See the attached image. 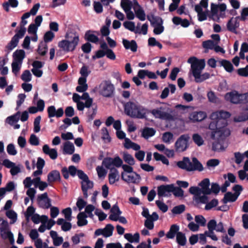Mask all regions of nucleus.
I'll return each instance as SVG.
<instances>
[{
  "instance_id": "52",
  "label": "nucleus",
  "mask_w": 248,
  "mask_h": 248,
  "mask_svg": "<svg viewBox=\"0 0 248 248\" xmlns=\"http://www.w3.org/2000/svg\"><path fill=\"white\" fill-rule=\"evenodd\" d=\"M87 202L84 201L82 198L79 197L76 203V207L73 208L74 210H76L77 208L79 211H81L84 207H86Z\"/></svg>"
},
{
  "instance_id": "33",
  "label": "nucleus",
  "mask_w": 248,
  "mask_h": 248,
  "mask_svg": "<svg viewBox=\"0 0 248 248\" xmlns=\"http://www.w3.org/2000/svg\"><path fill=\"white\" fill-rule=\"evenodd\" d=\"M50 235L53 240V245L55 246H59L62 243L63 241L62 237L59 236L56 232L50 231Z\"/></svg>"
},
{
  "instance_id": "17",
  "label": "nucleus",
  "mask_w": 248,
  "mask_h": 248,
  "mask_svg": "<svg viewBox=\"0 0 248 248\" xmlns=\"http://www.w3.org/2000/svg\"><path fill=\"white\" fill-rule=\"evenodd\" d=\"M189 137L188 135H182L175 142L176 150L178 152H183L186 150L188 146Z\"/></svg>"
},
{
  "instance_id": "49",
  "label": "nucleus",
  "mask_w": 248,
  "mask_h": 248,
  "mask_svg": "<svg viewBox=\"0 0 248 248\" xmlns=\"http://www.w3.org/2000/svg\"><path fill=\"white\" fill-rule=\"evenodd\" d=\"M114 227L110 224H107L103 229V236L105 237H108L112 235Z\"/></svg>"
},
{
  "instance_id": "2",
  "label": "nucleus",
  "mask_w": 248,
  "mask_h": 248,
  "mask_svg": "<svg viewBox=\"0 0 248 248\" xmlns=\"http://www.w3.org/2000/svg\"><path fill=\"white\" fill-rule=\"evenodd\" d=\"M88 88L87 84V79L85 78H79L78 79V86L76 91L79 93H83L81 96L77 93L73 94V100L77 104V109L82 111L85 108H89L93 104V100L90 97L88 93L85 92Z\"/></svg>"
},
{
  "instance_id": "37",
  "label": "nucleus",
  "mask_w": 248,
  "mask_h": 248,
  "mask_svg": "<svg viewBox=\"0 0 248 248\" xmlns=\"http://www.w3.org/2000/svg\"><path fill=\"white\" fill-rule=\"evenodd\" d=\"M123 43L124 47L127 49H130L133 52H135L137 49V45L134 40L129 41L126 39L123 40Z\"/></svg>"
},
{
  "instance_id": "34",
  "label": "nucleus",
  "mask_w": 248,
  "mask_h": 248,
  "mask_svg": "<svg viewBox=\"0 0 248 248\" xmlns=\"http://www.w3.org/2000/svg\"><path fill=\"white\" fill-rule=\"evenodd\" d=\"M89 217L84 212H80L77 216V224L78 226H83L87 224V218Z\"/></svg>"
},
{
  "instance_id": "40",
  "label": "nucleus",
  "mask_w": 248,
  "mask_h": 248,
  "mask_svg": "<svg viewBox=\"0 0 248 248\" xmlns=\"http://www.w3.org/2000/svg\"><path fill=\"white\" fill-rule=\"evenodd\" d=\"M57 223L62 226V231L66 232L69 231L72 227L71 224L70 222H66L63 218H59L57 221Z\"/></svg>"
},
{
  "instance_id": "22",
  "label": "nucleus",
  "mask_w": 248,
  "mask_h": 248,
  "mask_svg": "<svg viewBox=\"0 0 248 248\" xmlns=\"http://www.w3.org/2000/svg\"><path fill=\"white\" fill-rule=\"evenodd\" d=\"M239 26V17H232L228 22L227 28L228 31L236 33V30Z\"/></svg>"
},
{
  "instance_id": "23",
  "label": "nucleus",
  "mask_w": 248,
  "mask_h": 248,
  "mask_svg": "<svg viewBox=\"0 0 248 248\" xmlns=\"http://www.w3.org/2000/svg\"><path fill=\"white\" fill-rule=\"evenodd\" d=\"M173 185H162L158 187L157 195L159 197L167 196L173 190Z\"/></svg>"
},
{
  "instance_id": "16",
  "label": "nucleus",
  "mask_w": 248,
  "mask_h": 248,
  "mask_svg": "<svg viewBox=\"0 0 248 248\" xmlns=\"http://www.w3.org/2000/svg\"><path fill=\"white\" fill-rule=\"evenodd\" d=\"M226 6L224 4H221L219 7L214 4L211 5V16L214 20H218L220 17L225 16V11Z\"/></svg>"
},
{
  "instance_id": "21",
  "label": "nucleus",
  "mask_w": 248,
  "mask_h": 248,
  "mask_svg": "<svg viewBox=\"0 0 248 248\" xmlns=\"http://www.w3.org/2000/svg\"><path fill=\"white\" fill-rule=\"evenodd\" d=\"M207 228L208 230H215L217 232H225V230L224 228L223 223L220 222L217 224L216 221L214 219L211 220L208 222Z\"/></svg>"
},
{
  "instance_id": "63",
  "label": "nucleus",
  "mask_w": 248,
  "mask_h": 248,
  "mask_svg": "<svg viewBox=\"0 0 248 248\" xmlns=\"http://www.w3.org/2000/svg\"><path fill=\"white\" fill-rule=\"evenodd\" d=\"M195 221L199 226H204L206 225V220L202 215H197L195 217Z\"/></svg>"
},
{
  "instance_id": "62",
  "label": "nucleus",
  "mask_w": 248,
  "mask_h": 248,
  "mask_svg": "<svg viewBox=\"0 0 248 248\" xmlns=\"http://www.w3.org/2000/svg\"><path fill=\"white\" fill-rule=\"evenodd\" d=\"M6 216L12 220L11 223H14L17 220V214L13 210H8L6 212Z\"/></svg>"
},
{
  "instance_id": "57",
  "label": "nucleus",
  "mask_w": 248,
  "mask_h": 248,
  "mask_svg": "<svg viewBox=\"0 0 248 248\" xmlns=\"http://www.w3.org/2000/svg\"><path fill=\"white\" fill-rule=\"evenodd\" d=\"M91 72V71L89 69V67L84 64L81 67L79 71V73L81 76L80 78H85L87 79V77L90 75Z\"/></svg>"
},
{
  "instance_id": "7",
  "label": "nucleus",
  "mask_w": 248,
  "mask_h": 248,
  "mask_svg": "<svg viewBox=\"0 0 248 248\" xmlns=\"http://www.w3.org/2000/svg\"><path fill=\"white\" fill-rule=\"evenodd\" d=\"M123 171L121 172L122 179L127 183L138 184L141 179L140 174L134 171L133 168L126 164L122 166Z\"/></svg>"
},
{
  "instance_id": "54",
  "label": "nucleus",
  "mask_w": 248,
  "mask_h": 248,
  "mask_svg": "<svg viewBox=\"0 0 248 248\" xmlns=\"http://www.w3.org/2000/svg\"><path fill=\"white\" fill-rule=\"evenodd\" d=\"M24 186L25 188H31L33 185L35 186V178L32 179L31 177H27L23 181Z\"/></svg>"
},
{
  "instance_id": "56",
  "label": "nucleus",
  "mask_w": 248,
  "mask_h": 248,
  "mask_svg": "<svg viewBox=\"0 0 248 248\" xmlns=\"http://www.w3.org/2000/svg\"><path fill=\"white\" fill-rule=\"evenodd\" d=\"M47 51V45L45 42H41L38 46V53L44 56Z\"/></svg>"
},
{
  "instance_id": "3",
  "label": "nucleus",
  "mask_w": 248,
  "mask_h": 248,
  "mask_svg": "<svg viewBox=\"0 0 248 248\" xmlns=\"http://www.w3.org/2000/svg\"><path fill=\"white\" fill-rule=\"evenodd\" d=\"M121 5L126 14V17L129 20H133L135 18L134 13L131 10L133 8L136 16L140 21L146 19L145 12L137 1L133 3L130 0H122Z\"/></svg>"
},
{
  "instance_id": "5",
  "label": "nucleus",
  "mask_w": 248,
  "mask_h": 248,
  "mask_svg": "<svg viewBox=\"0 0 248 248\" xmlns=\"http://www.w3.org/2000/svg\"><path fill=\"white\" fill-rule=\"evenodd\" d=\"M65 37V39L59 42L58 46L66 52L74 51L79 43L78 34L76 32H67Z\"/></svg>"
},
{
  "instance_id": "43",
  "label": "nucleus",
  "mask_w": 248,
  "mask_h": 248,
  "mask_svg": "<svg viewBox=\"0 0 248 248\" xmlns=\"http://www.w3.org/2000/svg\"><path fill=\"white\" fill-rule=\"evenodd\" d=\"M156 132V131L153 128L146 127L144 128L142 132V136L145 139H148L153 136Z\"/></svg>"
},
{
  "instance_id": "39",
  "label": "nucleus",
  "mask_w": 248,
  "mask_h": 248,
  "mask_svg": "<svg viewBox=\"0 0 248 248\" xmlns=\"http://www.w3.org/2000/svg\"><path fill=\"white\" fill-rule=\"evenodd\" d=\"M60 179V174L57 170H53L47 175V181L49 184Z\"/></svg>"
},
{
  "instance_id": "50",
  "label": "nucleus",
  "mask_w": 248,
  "mask_h": 248,
  "mask_svg": "<svg viewBox=\"0 0 248 248\" xmlns=\"http://www.w3.org/2000/svg\"><path fill=\"white\" fill-rule=\"evenodd\" d=\"M124 27L128 30L129 31L134 32L136 33V32H138L137 31V28H136L135 24L134 22L126 21L123 23Z\"/></svg>"
},
{
  "instance_id": "29",
  "label": "nucleus",
  "mask_w": 248,
  "mask_h": 248,
  "mask_svg": "<svg viewBox=\"0 0 248 248\" xmlns=\"http://www.w3.org/2000/svg\"><path fill=\"white\" fill-rule=\"evenodd\" d=\"M8 61L7 56L0 57V73L2 75H6L8 73V68L5 66Z\"/></svg>"
},
{
  "instance_id": "32",
  "label": "nucleus",
  "mask_w": 248,
  "mask_h": 248,
  "mask_svg": "<svg viewBox=\"0 0 248 248\" xmlns=\"http://www.w3.org/2000/svg\"><path fill=\"white\" fill-rule=\"evenodd\" d=\"M123 145L124 147L127 149H132L135 151H138L140 149V147L139 144L132 142L128 138H125Z\"/></svg>"
},
{
  "instance_id": "53",
  "label": "nucleus",
  "mask_w": 248,
  "mask_h": 248,
  "mask_svg": "<svg viewBox=\"0 0 248 248\" xmlns=\"http://www.w3.org/2000/svg\"><path fill=\"white\" fill-rule=\"evenodd\" d=\"M219 160L217 159H211L207 161L206 162V167L208 169L211 170L214 169L216 166L219 164Z\"/></svg>"
},
{
  "instance_id": "59",
  "label": "nucleus",
  "mask_w": 248,
  "mask_h": 248,
  "mask_svg": "<svg viewBox=\"0 0 248 248\" xmlns=\"http://www.w3.org/2000/svg\"><path fill=\"white\" fill-rule=\"evenodd\" d=\"M26 31V29L25 27L20 26L19 30H16V34L14 36V37H16L18 40L22 38L25 34Z\"/></svg>"
},
{
  "instance_id": "13",
  "label": "nucleus",
  "mask_w": 248,
  "mask_h": 248,
  "mask_svg": "<svg viewBox=\"0 0 248 248\" xmlns=\"http://www.w3.org/2000/svg\"><path fill=\"white\" fill-rule=\"evenodd\" d=\"M141 215L146 218L144 222L145 227L149 230L153 229L154 227V222L157 220L159 218L158 214L155 212L152 215H150L149 210L143 207Z\"/></svg>"
},
{
  "instance_id": "64",
  "label": "nucleus",
  "mask_w": 248,
  "mask_h": 248,
  "mask_svg": "<svg viewBox=\"0 0 248 248\" xmlns=\"http://www.w3.org/2000/svg\"><path fill=\"white\" fill-rule=\"evenodd\" d=\"M207 96L209 101L211 103H217L219 102L218 98L212 91L209 92L207 94Z\"/></svg>"
},
{
  "instance_id": "1",
  "label": "nucleus",
  "mask_w": 248,
  "mask_h": 248,
  "mask_svg": "<svg viewBox=\"0 0 248 248\" xmlns=\"http://www.w3.org/2000/svg\"><path fill=\"white\" fill-rule=\"evenodd\" d=\"M231 116V113L227 111L219 110L211 113L210 118L213 121L209 125V128L212 131L211 138L214 139L217 135L222 136L228 137L231 134V131L228 127V119Z\"/></svg>"
},
{
  "instance_id": "42",
  "label": "nucleus",
  "mask_w": 248,
  "mask_h": 248,
  "mask_svg": "<svg viewBox=\"0 0 248 248\" xmlns=\"http://www.w3.org/2000/svg\"><path fill=\"white\" fill-rule=\"evenodd\" d=\"M124 161L129 166H132L135 163V161L132 155L127 152H124L123 155Z\"/></svg>"
},
{
  "instance_id": "61",
  "label": "nucleus",
  "mask_w": 248,
  "mask_h": 248,
  "mask_svg": "<svg viewBox=\"0 0 248 248\" xmlns=\"http://www.w3.org/2000/svg\"><path fill=\"white\" fill-rule=\"evenodd\" d=\"M18 42L19 40L13 36L9 43L7 45L6 48L10 51L13 50L17 46Z\"/></svg>"
},
{
  "instance_id": "27",
  "label": "nucleus",
  "mask_w": 248,
  "mask_h": 248,
  "mask_svg": "<svg viewBox=\"0 0 248 248\" xmlns=\"http://www.w3.org/2000/svg\"><path fill=\"white\" fill-rule=\"evenodd\" d=\"M207 116L206 113L203 111L194 112L190 114L189 118L191 121L199 122L204 119Z\"/></svg>"
},
{
  "instance_id": "26",
  "label": "nucleus",
  "mask_w": 248,
  "mask_h": 248,
  "mask_svg": "<svg viewBox=\"0 0 248 248\" xmlns=\"http://www.w3.org/2000/svg\"><path fill=\"white\" fill-rule=\"evenodd\" d=\"M81 188L83 191L84 197L87 198L88 197V190L93 187V182L89 180V179L81 181Z\"/></svg>"
},
{
  "instance_id": "6",
  "label": "nucleus",
  "mask_w": 248,
  "mask_h": 248,
  "mask_svg": "<svg viewBox=\"0 0 248 248\" xmlns=\"http://www.w3.org/2000/svg\"><path fill=\"white\" fill-rule=\"evenodd\" d=\"M125 113L133 118L143 119L147 113L148 110L137 102H128L124 106Z\"/></svg>"
},
{
  "instance_id": "14",
  "label": "nucleus",
  "mask_w": 248,
  "mask_h": 248,
  "mask_svg": "<svg viewBox=\"0 0 248 248\" xmlns=\"http://www.w3.org/2000/svg\"><path fill=\"white\" fill-rule=\"evenodd\" d=\"M208 0H202L200 4L195 5V10L198 13V19L200 21L205 20L207 18Z\"/></svg>"
},
{
  "instance_id": "24",
  "label": "nucleus",
  "mask_w": 248,
  "mask_h": 248,
  "mask_svg": "<svg viewBox=\"0 0 248 248\" xmlns=\"http://www.w3.org/2000/svg\"><path fill=\"white\" fill-rule=\"evenodd\" d=\"M43 153L49 156L53 160L56 159L58 157V152L56 149L50 148L48 145L45 144L42 148Z\"/></svg>"
},
{
  "instance_id": "8",
  "label": "nucleus",
  "mask_w": 248,
  "mask_h": 248,
  "mask_svg": "<svg viewBox=\"0 0 248 248\" xmlns=\"http://www.w3.org/2000/svg\"><path fill=\"white\" fill-rule=\"evenodd\" d=\"M177 166L180 168L188 171L194 170L201 171L203 170L202 164L195 157L192 158V162L188 157H184L183 160L178 162Z\"/></svg>"
},
{
  "instance_id": "35",
  "label": "nucleus",
  "mask_w": 248,
  "mask_h": 248,
  "mask_svg": "<svg viewBox=\"0 0 248 248\" xmlns=\"http://www.w3.org/2000/svg\"><path fill=\"white\" fill-rule=\"evenodd\" d=\"M147 17L148 20L150 22L152 27L160 24H163V20L159 16H155L154 15L151 14L148 15Z\"/></svg>"
},
{
  "instance_id": "45",
  "label": "nucleus",
  "mask_w": 248,
  "mask_h": 248,
  "mask_svg": "<svg viewBox=\"0 0 248 248\" xmlns=\"http://www.w3.org/2000/svg\"><path fill=\"white\" fill-rule=\"evenodd\" d=\"M35 187L38 188L41 191H43L48 186L47 183L42 181L40 177L35 178Z\"/></svg>"
},
{
  "instance_id": "18",
  "label": "nucleus",
  "mask_w": 248,
  "mask_h": 248,
  "mask_svg": "<svg viewBox=\"0 0 248 248\" xmlns=\"http://www.w3.org/2000/svg\"><path fill=\"white\" fill-rule=\"evenodd\" d=\"M37 202L39 206L43 208L47 209L51 206V200L46 193L38 195Z\"/></svg>"
},
{
  "instance_id": "60",
  "label": "nucleus",
  "mask_w": 248,
  "mask_h": 248,
  "mask_svg": "<svg viewBox=\"0 0 248 248\" xmlns=\"http://www.w3.org/2000/svg\"><path fill=\"white\" fill-rule=\"evenodd\" d=\"M148 45L151 46H157L160 49L162 48V45L154 37H150L148 40Z\"/></svg>"
},
{
  "instance_id": "28",
  "label": "nucleus",
  "mask_w": 248,
  "mask_h": 248,
  "mask_svg": "<svg viewBox=\"0 0 248 248\" xmlns=\"http://www.w3.org/2000/svg\"><path fill=\"white\" fill-rule=\"evenodd\" d=\"M0 235L4 239H8L11 244L15 242L13 233L9 231V227L0 230Z\"/></svg>"
},
{
  "instance_id": "9",
  "label": "nucleus",
  "mask_w": 248,
  "mask_h": 248,
  "mask_svg": "<svg viewBox=\"0 0 248 248\" xmlns=\"http://www.w3.org/2000/svg\"><path fill=\"white\" fill-rule=\"evenodd\" d=\"M25 57V52L23 50H16L13 53V60L11 64L12 71L16 76L19 73Z\"/></svg>"
},
{
  "instance_id": "30",
  "label": "nucleus",
  "mask_w": 248,
  "mask_h": 248,
  "mask_svg": "<svg viewBox=\"0 0 248 248\" xmlns=\"http://www.w3.org/2000/svg\"><path fill=\"white\" fill-rule=\"evenodd\" d=\"M75 152L74 144L69 142L66 141L63 144L62 153L64 155H72Z\"/></svg>"
},
{
  "instance_id": "20",
  "label": "nucleus",
  "mask_w": 248,
  "mask_h": 248,
  "mask_svg": "<svg viewBox=\"0 0 248 248\" xmlns=\"http://www.w3.org/2000/svg\"><path fill=\"white\" fill-rule=\"evenodd\" d=\"M226 137L222 136L221 137L218 136L217 135H216L215 138L213 139L215 140L217 138V140H215L213 143L212 149L214 151H223L226 146L224 145L223 139Z\"/></svg>"
},
{
  "instance_id": "10",
  "label": "nucleus",
  "mask_w": 248,
  "mask_h": 248,
  "mask_svg": "<svg viewBox=\"0 0 248 248\" xmlns=\"http://www.w3.org/2000/svg\"><path fill=\"white\" fill-rule=\"evenodd\" d=\"M96 89L99 94L105 97L112 96L115 91V87L109 80H103Z\"/></svg>"
},
{
  "instance_id": "11",
  "label": "nucleus",
  "mask_w": 248,
  "mask_h": 248,
  "mask_svg": "<svg viewBox=\"0 0 248 248\" xmlns=\"http://www.w3.org/2000/svg\"><path fill=\"white\" fill-rule=\"evenodd\" d=\"M225 99L233 104L246 103L248 102V93L240 94L236 91L227 93Z\"/></svg>"
},
{
  "instance_id": "44",
  "label": "nucleus",
  "mask_w": 248,
  "mask_h": 248,
  "mask_svg": "<svg viewBox=\"0 0 248 248\" xmlns=\"http://www.w3.org/2000/svg\"><path fill=\"white\" fill-rule=\"evenodd\" d=\"M179 230V227L178 225L176 224L172 225L170 229V231L167 233L166 236L167 238L172 239L174 237L175 235H176L178 231Z\"/></svg>"
},
{
  "instance_id": "15",
  "label": "nucleus",
  "mask_w": 248,
  "mask_h": 248,
  "mask_svg": "<svg viewBox=\"0 0 248 248\" xmlns=\"http://www.w3.org/2000/svg\"><path fill=\"white\" fill-rule=\"evenodd\" d=\"M102 164L106 168L109 169L110 170L112 169H116L115 167L119 168L124 165L123 164V160L119 156L114 158H106L103 160Z\"/></svg>"
},
{
  "instance_id": "12",
  "label": "nucleus",
  "mask_w": 248,
  "mask_h": 248,
  "mask_svg": "<svg viewBox=\"0 0 248 248\" xmlns=\"http://www.w3.org/2000/svg\"><path fill=\"white\" fill-rule=\"evenodd\" d=\"M169 108L160 107L155 108L150 111V113L156 119L170 121L174 120L173 116L170 113Z\"/></svg>"
},
{
  "instance_id": "55",
  "label": "nucleus",
  "mask_w": 248,
  "mask_h": 248,
  "mask_svg": "<svg viewBox=\"0 0 248 248\" xmlns=\"http://www.w3.org/2000/svg\"><path fill=\"white\" fill-rule=\"evenodd\" d=\"M176 240L177 243L181 246L185 245L186 241L185 234L181 232H178L177 233Z\"/></svg>"
},
{
  "instance_id": "46",
  "label": "nucleus",
  "mask_w": 248,
  "mask_h": 248,
  "mask_svg": "<svg viewBox=\"0 0 248 248\" xmlns=\"http://www.w3.org/2000/svg\"><path fill=\"white\" fill-rule=\"evenodd\" d=\"M237 197L235 194L232 193V192H227L226 193L223 199L224 202L227 203L229 202H235L238 198Z\"/></svg>"
},
{
  "instance_id": "25",
  "label": "nucleus",
  "mask_w": 248,
  "mask_h": 248,
  "mask_svg": "<svg viewBox=\"0 0 248 248\" xmlns=\"http://www.w3.org/2000/svg\"><path fill=\"white\" fill-rule=\"evenodd\" d=\"M47 111L49 118H52L54 117H61L63 114V110L62 108H60L56 110L55 107L54 106H51L48 107Z\"/></svg>"
},
{
  "instance_id": "31",
  "label": "nucleus",
  "mask_w": 248,
  "mask_h": 248,
  "mask_svg": "<svg viewBox=\"0 0 248 248\" xmlns=\"http://www.w3.org/2000/svg\"><path fill=\"white\" fill-rule=\"evenodd\" d=\"M119 173L117 169H112L108 174V180L110 185L114 184L119 180Z\"/></svg>"
},
{
  "instance_id": "38",
  "label": "nucleus",
  "mask_w": 248,
  "mask_h": 248,
  "mask_svg": "<svg viewBox=\"0 0 248 248\" xmlns=\"http://www.w3.org/2000/svg\"><path fill=\"white\" fill-rule=\"evenodd\" d=\"M95 32L92 31H88L85 34V39L90 42L93 43H97L99 39L98 37L94 33Z\"/></svg>"
},
{
  "instance_id": "36",
  "label": "nucleus",
  "mask_w": 248,
  "mask_h": 248,
  "mask_svg": "<svg viewBox=\"0 0 248 248\" xmlns=\"http://www.w3.org/2000/svg\"><path fill=\"white\" fill-rule=\"evenodd\" d=\"M172 22L176 25H181L184 28H186L189 26V21L186 19H182L178 16H174L172 19Z\"/></svg>"
},
{
  "instance_id": "58",
  "label": "nucleus",
  "mask_w": 248,
  "mask_h": 248,
  "mask_svg": "<svg viewBox=\"0 0 248 248\" xmlns=\"http://www.w3.org/2000/svg\"><path fill=\"white\" fill-rule=\"evenodd\" d=\"M21 79L26 82L31 80L32 75L30 71L28 70H25L21 76Z\"/></svg>"
},
{
  "instance_id": "51",
  "label": "nucleus",
  "mask_w": 248,
  "mask_h": 248,
  "mask_svg": "<svg viewBox=\"0 0 248 248\" xmlns=\"http://www.w3.org/2000/svg\"><path fill=\"white\" fill-rule=\"evenodd\" d=\"M220 63L227 72L231 73L233 70V65L230 62L227 60H222L220 62Z\"/></svg>"
},
{
  "instance_id": "47",
  "label": "nucleus",
  "mask_w": 248,
  "mask_h": 248,
  "mask_svg": "<svg viewBox=\"0 0 248 248\" xmlns=\"http://www.w3.org/2000/svg\"><path fill=\"white\" fill-rule=\"evenodd\" d=\"M162 141L167 144H170L173 141V135L170 132H166L162 134Z\"/></svg>"
},
{
  "instance_id": "4",
  "label": "nucleus",
  "mask_w": 248,
  "mask_h": 248,
  "mask_svg": "<svg viewBox=\"0 0 248 248\" xmlns=\"http://www.w3.org/2000/svg\"><path fill=\"white\" fill-rule=\"evenodd\" d=\"M201 188L198 186H191L189 189V192L194 196L195 200L198 202L205 203L208 201L207 195L211 193L209 188L210 181L209 179H203L200 184Z\"/></svg>"
},
{
  "instance_id": "48",
  "label": "nucleus",
  "mask_w": 248,
  "mask_h": 248,
  "mask_svg": "<svg viewBox=\"0 0 248 248\" xmlns=\"http://www.w3.org/2000/svg\"><path fill=\"white\" fill-rule=\"evenodd\" d=\"M20 112L18 111L15 114L8 117L6 119V122L11 125L18 122L19 119Z\"/></svg>"
},
{
  "instance_id": "41",
  "label": "nucleus",
  "mask_w": 248,
  "mask_h": 248,
  "mask_svg": "<svg viewBox=\"0 0 248 248\" xmlns=\"http://www.w3.org/2000/svg\"><path fill=\"white\" fill-rule=\"evenodd\" d=\"M124 238L130 243H138L140 241V235L138 233L132 234L130 233H125Z\"/></svg>"
},
{
  "instance_id": "19",
  "label": "nucleus",
  "mask_w": 248,
  "mask_h": 248,
  "mask_svg": "<svg viewBox=\"0 0 248 248\" xmlns=\"http://www.w3.org/2000/svg\"><path fill=\"white\" fill-rule=\"evenodd\" d=\"M187 62L191 64V69H200V70H202L205 65L204 60H198L195 57L189 58Z\"/></svg>"
}]
</instances>
